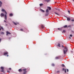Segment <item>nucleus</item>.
Returning <instances> with one entry per match:
<instances>
[{"label":"nucleus","mask_w":74,"mask_h":74,"mask_svg":"<svg viewBox=\"0 0 74 74\" xmlns=\"http://www.w3.org/2000/svg\"><path fill=\"white\" fill-rule=\"evenodd\" d=\"M63 52H64V54L65 55L66 53V52H67V47H64V49H63Z\"/></svg>","instance_id":"1"},{"label":"nucleus","mask_w":74,"mask_h":74,"mask_svg":"<svg viewBox=\"0 0 74 74\" xmlns=\"http://www.w3.org/2000/svg\"><path fill=\"white\" fill-rule=\"evenodd\" d=\"M1 69L2 70L1 71V72H2L3 73H4V68L3 67H1Z\"/></svg>","instance_id":"2"},{"label":"nucleus","mask_w":74,"mask_h":74,"mask_svg":"<svg viewBox=\"0 0 74 74\" xmlns=\"http://www.w3.org/2000/svg\"><path fill=\"white\" fill-rule=\"evenodd\" d=\"M60 59V56H59L56 57V59Z\"/></svg>","instance_id":"3"},{"label":"nucleus","mask_w":74,"mask_h":74,"mask_svg":"<svg viewBox=\"0 0 74 74\" xmlns=\"http://www.w3.org/2000/svg\"><path fill=\"white\" fill-rule=\"evenodd\" d=\"M71 19V18L70 17H68L67 18V21H70Z\"/></svg>","instance_id":"4"},{"label":"nucleus","mask_w":74,"mask_h":74,"mask_svg":"<svg viewBox=\"0 0 74 74\" xmlns=\"http://www.w3.org/2000/svg\"><path fill=\"white\" fill-rule=\"evenodd\" d=\"M6 33H7V34H6L7 36L8 35V34H11V33H10V32H9L8 31H7L6 32Z\"/></svg>","instance_id":"5"},{"label":"nucleus","mask_w":74,"mask_h":74,"mask_svg":"<svg viewBox=\"0 0 74 74\" xmlns=\"http://www.w3.org/2000/svg\"><path fill=\"white\" fill-rule=\"evenodd\" d=\"M0 15H1V17H2V16H4V14L3 13H1Z\"/></svg>","instance_id":"6"},{"label":"nucleus","mask_w":74,"mask_h":74,"mask_svg":"<svg viewBox=\"0 0 74 74\" xmlns=\"http://www.w3.org/2000/svg\"><path fill=\"white\" fill-rule=\"evenodd\" d=\"M47 8H48V10H49L50 11V10H51V7H47Z\"/></svg>","instance_id":"7"},{"label":"nucleus","mask_w":74,"mask_h":74,"mask_svg":"<svg viewBox=\"0 0 74 74\" xmlns=\"http://www.w3.org/2000/svg\"><path fill=\"white\" fill-rule=\"evenodd\" d=\"M4 16L5 20H7V15L6 14Z\"/></svg>","instance_id":"8"},{"label":"nucleus","mask_w":74,"mask_h":74,"mask_svg":"<svg viewBox=\"0 0 74 74\" xmlns=\"http://www.w3.org/2000/svg\"><path fill=\"white\" fill-rule=\"evenodd\" d=\"M18 71L19 72H22V70L21 69H20L18 70Z\"/></svg>","instance_id":"9"},{"label":"nucleus","mask_w":74,"mask_h":74,"mask_svg":"<svg viewBox=\"0 0 74 74\" xmlns=\"http://www.w3.org/2000/svg\"><path fill=\"white\" fill-rule=\"evenodd\" d=\"M7 54H8V52H5L3 53L4 55H7Z\"/></svg>","instance_id":"10"},{"label":"nucleus","mask_w":74,"mask_h":74,"mask_svg":"<svg viewBox=\"0 0 74 74\" xmlns=\"http://www.w3.org/2000/svg\"><path fill=\"white\" fill-rule=\"evenodd\" d=\"M26 70H27V69H26V68L25 69H23V71H26Z\"/></svg>","instance_id":"11"},{"label":"nucleus","mask_w":74,"mask_h":74,"mask_svg":"<svg viewBox=\"0 0 74 74\" xmlns=\"http://www.w3.org/2000/svg\"><path fill=\"white\" fill-rule=\"evenodd\" d=\"M57 46L59 47H60V44L58 43Z\"/></svg>","instance_id":"12"},{"label":"nucleus","mask_w":74,"mask_h":74,"mask_svg":"<svg viewBox=\"0 0 74 74\" xmlns=\"http://www.w3.org/2000/svg\"><path fill=\"white\" fill-rule=\"evenodd\" d=\"M54 14H56V15H58V16L59 15V14L58 13L56 12H55Z\"/></svg>","instance_id":"13"},{"label":"nucleus","mask_w":74,"mask_h":74,"mask_svg":"<svg viewBox=\"0 0 74 74\" xmlns=\"http://www.w3.org/2000/svg\"><path fill=\"white\" fill-rule=\"evenodd\" d=\"M2 5V2L0 1V7H1V5Z\"/></svg>","instance_id":"14"},{"label":"nucleus","mask_w":74,"mask_h":74,"mask_svg":"<svg viewBox=\"0 0 74 74\" xmlns=\"http://www.w3.org/2000/svg\"><path fill=\"white\" fill-rule=\"evenodd\" d=\"M9 15L10 16H13V14L11 13Z\"/></svg>","instance_id":"15"},{"label":"nucleus","mask_w":74,"mask_h":74,"mask_svg":"<svg viewBox=\"0 0 74 74\" xmlns=\"http://www.w3.org/2000/svg\"><path fill=\"white\" fill-rule=\"evenodd\" d=\"M13 23H14V24L15 25H17V24L15 22L13 21Z\"/></svg>","instance_id":"16"},{"label":"nucleus","mask_w":74,"mask_h":74,"mask_svg":"<svg viewBox=\"0 0 74 74\" xmlns=\"http://www.w3.org/2000/svg\"><path fill=\"white\" fill-rule=\"evenodd\" d=\"M1 34H4V32H1Z\"/></svg>","instance_id":"17"},{"label":"nucleus","mask_w":74,"mask_h":74,"mask_svg":"<svg viewBox=\"0 0 74 74\" xmlns=\"http://www.w3.org/2000/svg\"><path fill=\"white\" fill-rule=\"evenodd\" d=\"M46 12L47 13L48 12H49V10H48V9H47L46 11Z\"/></svg>","instance_id":"18"},{"label":"nucleus","mask_w":74,"mask_h":74,"mask_svg":"<svg viewBox=\"0 0 74 74\" xmlns=\"http://www.w3.org/2000/svg\"><path fill=\"white\" fill-rule=\"evenodd\" d=\"M1 28L2 29V30L3 31H4V29L3 28V27H1Z\"/></svg>","instance_id":"19"},{"label":"nucleus","mask_w":74,"mask_h":74,"mask_svg":"<svg viewBox=\"0 0 74 74\" xmlns=\"http://www.w3.org/2000/svg\"><path fill=\"white\" fill-rule=\"evenodd\" d=\"M27 72V71H24L23 74H26Z\"/></svg>","instance_id":"20"},{"label":"nucleus","mask_w":74,"mask_h":74,"mask_svg":"<svg viewBox=\"0 0 74 74\" xmlns=\"http://www.w3.org/2000/svg\"><path fill=\"white\" fill-rule=\"evenodd\" d=\"M67 27V26L65 25L63 27H64V28H66V27Z\"/></svg>","instance_id":"21"},{"label":"nucleus","mask_w":74,"mask_h":74,"mask_svg":"<svg viewBox=\"0 0 74 74\" xmlns=\"http://www.w3.org/2000/svg\"><path fill=\"white\" fill-rule=\"evenodd\" d=\"M41 27L42 29V28H44V26L43 25H41Z\"/></svg>","instance_id":"22"},{"label":"nucleus","mask_w":74,"mask_h":74,"mask_svg":"<svg viewBox=\"0 0 74 74\" xmlns=\"http://www.w3.org/2000/svg\"><path fill=\"white\" fill-rule=\"evenodd\" d=\"M1 11H2L3 12H5V10H4V9H2L1 10Z\"/></svg>","instance_id":"23"},{"label":"nucleus","mask_w":74,"mask_h":74,"mask_svg":"<svg viewBox=\"0 0 74 74\" xmlns=\"http://www.w3.org/2000/svg\"><path fill=\"white\" fill-rule=\"evenodd\" d=\"M51 66H53V67L55 66V64H51Z\"/></svg>","instance_id":"24"},{"label":"nucleus","mask_w":74,"mask_h":74,"mask_svg":"<svg viewBox=\"0 0 74 74\" xmlns=\"http://www.w3.org/2000/svg\"><path fill=\"white\" fill-rule=\"evenodd\" d=\"M42 5H43V4L42 3H41L40 4V6H42Z\"/></svg>","instance_id":"25"},{"label":"nucleus","mask_w":74,"mask_h":74,"mask_svg":"<svg viewBox=\"0 0 74 74\" xmlns=\"http://www.w3.org/2000/svg\"><path fill=\"white\" fill-rule=\"evenodd\" d=\"M41 11H42V12H45V11H44V10L42 9H41Z\"/></svg>","instance_id":"26"},{"label":"nucleus","mask_w":74,"mask_h":74,"mask_svg":"<svg viewBox=\"0 0 74 74\" xmlns=\"http://www.w3.org/2000/svg\"><path fill=\"white\" fill-rule=\"evenodd\" d=\"M50 0H45V1H47V2H49Z\"/></svg>","instance_id":"27"},{"label":"nucleus","mask_w":74,"mask_h":74,"mask_svg":"<svg viewBox=\"0 0 74 74\" xmlns=\"http://www.w3.org/2000/svg\"><path fill=\"white\" fill-rule=\"evenodd\" d=\"M62 67H64L65 66H64V64H62Z\"/></svg>","instance_id":"28"},{"label":"nucleus","mask_w":74,"mask_h":74,"mask_svg":"<svg viewBox=\"0 0 74 74\" xmlns=\"http://www.w3.org/2000/svg\"><path fill=\"white\" fill-rule=\"evenodd\" d=\"M58 30H61L62 28L60 29L59 28H58Z\"/></svg>","instance_id":"29"},{"label":"nucleus","mask_w":74,"mask_h":74,"mask_svg":"<svg viewBox=\"0 0 74 74\" xmlns=\"http://www.w3.org/2000/svg\"><path fill=\"white\" fill-rule=\"evenodd\" d=\"M63 32L64 33H66V30H63Z\"/></svg>","instance_id":"30"},{"label":"nucleus","mask_w":74,"mask_h":74,"mask_svg":"<svg viewBox=\"0 0 74 74\" xmlns=\"http://www.w3.org/2000/svg\"><path fill=\"white\" fill-rule=\"evenodd\" d=\"M70 37H73V35L71 34L70 35Z\"/></svg>","instance_id":"31"},{"label":"nucleus","mask_w":74,"mask_h":74,"mask_svg":"<svg viewBox=\"0 0 74 74\" xmlns=\"http://www.w3.org/2000/svg\"><path fill=\"white\" fill-rule=\"evenodd\" d=\"M20 30L21 31H23V29H21Z\"/></svg>","instance_id":"32"},{"label":"nucleus","mask_w":74,"mask_h":74,"mask_svg":"<svg viewBox=\"0 0 74 74\" xmlns=\"http://www.w3.org/2000/svg\"><path fill=\"white\" fill-rule=\"evenodd\" d=\"M65 73H66V69H65Z\"/></svg>","instance_id":"33"},{"label":"nucleus","mask_w":74,"mask_h":74,"mask_svg":"<svg viewBox=\"0 0 74 74\" xmlns=\"http://www.w3.org/2000/svg\"><path fill=\"white\" fill-rule=\"evenodd\" d=\"M4 12H5V14H7V12H6V11H5Z\"/></svg>","instance_id":"34"},{"label":"nucleus","mask_w":74,"mask_h":74,"mask_svg":"<svg viewBox=\"0 0 74 74\" xmlns=\"http://www.w3.org/2000/svg\"><path fill=\"white\" fill-rule=\"evenodd\" d=\"M62 48H64V46H63V45H62Z\"/></svg>","instance_id":"35"},{"label":"nucleus","mask_w":74,"mask_h":74,"mask_svg":"<svg viewBox=\"0 0 74 74\" xmlns=\"http://www.w3.org/2000/svg\"><path fill=\"white\" fill-rule=\"evenodd\" d=\"M64 17H65V18H68V17L66 16H64Z\"/></svg>","instance_id":"36"},{"label":"nucleus","mask_w":74,"mask_h":74,"mask_svg":"<svg viewBox=\"0 0 74 74\" xmlns=\"http://www.w3.org/2000/svg\"><path fill=\"white\" fill-rule=\"evenodd\" d=\"M71 21H72V22H74V19H73L71 20Z\"/></svg>","instance_id":"37"},{"label":"nucleus","mask_w":74,"mask_h":74,"mask_svg":"<svg viewBox=\"0 0 74 74\" xmlns=\"http://www.w3.org/2000/svg\"><path fill=\"white\" fill-rule=\"evenodd\" d=\"M66 70H67V72H69V70H68V69H67Z\"/></svg>","instance_id":"38"},{"label":"nucleus","mask_w":74,"mask_h":74,"mask_svg":"<svg viewBox=\"0 0 74 74\" xmlns=\"http://www.w3.org/2000/svg\"><path fill=\"white\" fill-rule=\"evenodd\" d=\"M9 69L11 70V68H9Z\"/></svg>","instance_id":"39"},{"label":"nucleus","mask_w":74,"mask_h":74,"mask_svg":"<svg viewBox=\"0 0 74 74\" xmlns=\"http://www.w3.org/2000/svg\"><path fill=\"white\" fill-rule=\"evenodd\" d=\"M62 70H63V71H64V68H63V69H62Z\"/></svg>","instance_id":"40"},{"label":"nucleus","mask_w":74,"mask_h":74,"mask_svg":"<svg viewBox=\"0 0 74 74\" xmlns=\"http://www.w3.org/2000/svg\"><path fill=\"white\" fill-rule=\"evenodd\" d=\"M58 10L59 11H60V9H58Z\"/></svg>","instance_id":"41"},{"label":"nucleus","mask_w":74,"mask_h":74,"mask_svg":"<svg viewBox=\"0 0 74 74\" xmlns=\"http://www.w3.org/2000/svg\"><path fill=\"white\" fill-rule=\"evenodd\" d=\"M4 22H5L7 23V22H6V21H5V20H4Z\"/></svg>","instance_id":"42"},{"label":"nucleus","mask_w":74,"mask_h":74,"mask_svg":"<svg viewBox=\"0 0 74 74\" xmlns=\"http://www.w3.org/2000/svg\"><path fill=\"white\" fill-rule=\"evenodd\" d=\"M57 73H60V72L58 71H57Z\"/></svg>","instance_id":"43"},{"label":"nucleus","mask_w":74,"mask_h":74,"mask_svg":"<svg viewBox=\"0 0 74 74\" xmlns=\"http://www.w3.org/2000/svg\"><path fill=\"white\" fill-rule=\"evenodd\" d=\"M7 72H8V73H10V72L9 71H8Z\"/></svg>","instance_id":"44"},{"label":"nucleus","mask_w":74,"mask_h":74,"mask_svg":"<svg viewBox=\"0 0 74 74\" xmlns=\"http://www.w3.org/2000/svg\"><path fill=\"white\" fill-rule=\"evenodd\" d=\"M69 27H71V25H69Z\"/></svg>","instance_id":"45"},{"label":"nucleus","mask_w":74,"mask_h":74,"mask_svg":"<svg viewBox=\"0 0 74 74\" xmlns=\"http://www.w3.org/2000/svg\"><path fill=\"white\" fill-rule=\"evenodd\" d=\"M68 12L69 13H70V11L69 10L68 11Z\"/></svg>","instance_id":"46"},{"label":"nucleus","mask_w":74,"mask_h":74,"mask_svg":"<svg viewBox=\"0 0 74 74\" xmlns=\"http://www.w3.org/2000/svg\"><path fill=\"white\" fill-rule=\"evenodd\" d=\"M69 38H70V39H71V37H69Z\"/></svg>","instance_id":"47"},{"label":"nucleus","mask_w":74,"mask_h":74,"mask_svg":"<svg viewBox=\"0 0 74 74\" xmlns=\"http://www.w3.org/2000/svg\"><path fill=\"white\" fill-rule=\"evenodd\" d=\"M1 39H0V41H1Z\"/></svg>","instance_id":"48"},{"label":"nucleus","mask_w":74,"mask_h":74,"mask_svg":"<svg viewBox=\"0 0 74 74\" xmlns=\"http://www.w3.org/2000/svg\"><path fill=\"white\" fill-rule=\"evenodd\" d=\"M1 28H0V31H1Z\"/></svg>","instance_id":"49"},{"label":"nucleus","mask_w":74,"mask_h":74,"mask_svg":"<svg viewBox=\"0 0 74 74\" xmlns=\"http://www.w3.org/2000/svg\"><path fill=\"white\" fill-rule=\"evenodd\" d=\"M71 52H73V51H71Z\"/></svg>","instance_id":"50"},{"label":"nucleus","mask_w":74,"mask_h":74,"mask_svg":"<svg viewBox=\"0 0 74 74\" xmlns=\"http://www.w3.org/2000/svg\"><path fill=\"white\" fill-rule=\"evenodd\" d=\"M7 56H8V55Z\"/></svg>","instance_id":"51"}]
</instances>
